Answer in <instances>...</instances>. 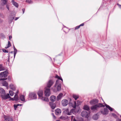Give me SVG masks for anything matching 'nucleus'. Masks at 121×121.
<instances>
[{
    "mask_svg": "<svg viewBox=\"0 0 121 121\" xmlns=\"http://www.w3.org/2000/svg\"><path fill=\"white\" fill-rule=\"evenodd\" d=\"M7 78L3 79L2 80H0V81L2 85L4 86H5L7 88L8 86V83L7 81Z\"/></svg>",
    "mask_w": 121,
    "mask_h": 121,
    "instance_id": "nucleus-7",
    "label": "nucleus"
},
{
    "mask_svg": "<svg viewBox=\"0 0 121 121\" xmlns=\"http://www.w3.org/2000/svg\"><path fill=\"white\" fill-rule=\"evenodd\" d=\"M20 98L21 100L23 101H25L24 96L23 95H21L20 96Z\"/></svg>",
    "mask_w": 121,
    "mask_h": 121,
    "instance_id": "nucleus-22",
    "label": "nucleus"
},
{
    "mask_svg": "<svg viewBox=\"0 0 121 121\" xmlns=\"http://www.w3.org/2000/svg\"><path fill=\"white\" fill-rule=\"evenodd\" d=\"M61 103L63 106H66L68 104V101L66 99H63Z\"/></svg>",
    "mask_w": 121,
    "mask_h": 121,
    "instance_id": "nucleus-10",
    "label": "nucleus"
},
{
    "mask_svg": "<svg viewBox=\"0 0 121 121\" xmlns=\"http://www.w3.org/2000/svg\"><path fill=\"white\" fill-rule=\"evenodd\" d=\"M9 93L10 95L11 96H13L14 94V92L12 91H9Z\"/></svg>",
    "mask_w": 121,
    "mask_h": 121,
    "instance_id": "nucleus-30",
    "label": "nucleus"
},
{
    "mask_svg": "<svg viewBox=\"0 0 121 121\" xmlns=\"http://www.w3.org/2000/svg\"><path fill=\"white\" fill-rule=\"evenodd\" d=\"M43 91L41 90H39L38 92V95L39 98H40L42 97Z\"/></svg>",
    "mask_w": 121,
    "mask_h": 121,
    "instance_id": "nucleus-14",
    "label": "nucleus"
},
{
    "mask_svg": "<svg viewBox=\"0 0 121 121\" xmlns=\"http://www.w3.org/2000/svg\"><path fill=\"white\" fill-rule=\"evenodd\" d=\"M117 121H121V119H118L117 120Z\"/></svg>",
    "mask_w": 121,
    "mask_h": 121,
    "instance_id": "nucleus-50",
    "label": "nucleus"
},
{
    "mask_svg": "<svg viewBox=\"0 0 121 121\" xmlns=\"http://www.w3.org/2000/svg\"><path fill=\"white\" fill-rule=\"evenodd\" d=\"M93 118L95 120H97L98 118L97 115V114L94 115L93 116Z\"/></svg>",
    "mask_w": 121,
    "mask_h": 121,
    "instance_id": "nucleus-28",
    "label": "nucleus"
},
{
    "mask_svg": "<svg viewBox=\"0 0 121 121\" xmlns=\"http://www.w3.org/2000/svg\"><path fill=\"white\" fill-rule=\"evenodd\" d=\"M22 11L23 12V13H24V11H25V9H22Z\"/></svg>",
    "mask_w": 121,
    "mask_h": 121,
    "instance_id": "nucleus-46",
    "label": "nucleus"
},
{
    "mask_svg": "<svg viewBox=\"0 0 121 121\" xmlns=\"http://www.w3.org/2000/svg\"><path fill=\"white\" fill-rule=\"evenodd\" d=\"M7 70L0 73V80H2L3 79L7 78Z\"/></svg>",
    "mask_w": 121,
    "mask_h": 121,
    "instance_id": "nucleus-3",
    "label": "nucleus"
},
{
    "mask_svg": "<svg viewBox=\"0 0 121 121\" xmlns=\"http://www.w3.org/2000/svg\"><path fill=\"white\" fill-rule=\"evenodd\" d=\"M54 83V81L52 80H49L47 84V86L48 88H50Z\"/></svg>",
    "mask_w": 121,
    "mask_h": 121,
    "instance_id": "nucleus-11",
    "label": "nucleus"
},
{
    "mask_svg": "<svg viewBox=\"0 0 121 121\" xmlns=\"http://www.w3.org/2000/svg\"><path fill=\"white\" fill-rule=\"evenodd\" d=\"M112 115L114 117H115L116 116V115L115 114H112Z\"/></svg>",
    "mask_w": 121,
    "mask_h": 121,
    "instance_id": "nucleus-49",
    "label": "nucleus"
},
{
    "mask_svg": "<svg viewBox=\"0 0 121 121\" xmlns=\"http://www.w3.org/2000/svg\"><path fill=\"white\" fill-rule=\"evenodd\" d=\"M7 0H1V4L2 5H4L6 3Z\"/></svg>",
    "mask_w": 121,
    "mask_h": 121,
    "instance_id": "nucleus-21",
    "label": "nucleus"
},
{
    "mask_svg": "<svg viewBox=\"0 0 121 121\" xmlns=\"http://www.w3.org/2000/svg\"><path fill=\"white\" fill-rule=\"evenodd\" d=\"M73 97L75 100H76L78 98L79 96L78 95H73Z\"/></svg>",
    "mask_w": 121,
    "mask_h": 121,
    "instance_id": "nucleus-29",
    "label": "nucleus"
},
{
    "mask_svg": "<svg viewBox=\"0 0 121 121\" xmlns=\"http://www.w3.org/2000/svg\"><path fill=\"white\" fill-rule=\"evenodd\" d=\"M3 52H8L5 49H2Z\"/></svg>",
    "mask_w": 121,
    "mask_h": 121,
    "instance_id": "nucleus-36",
    "label": "nucleus"
},
{
    "mask_svg": "<svg viewBox=\"0 0 121 121\" xmlns=\"http://www.w3.org/2000/svg\"><path fill=\"white\" fill-rule=\"evenodd\" d=\"M29 97L32 99H35L36 98V95L35 93H31L29 94Z\"/></svg>",
    "mask_w": 121,
    "mask_h": 121,
    "instance_id": "nucleus-8",
    "label": "nucleus"
},
{
    "mask_svg": "<svg viewBox=\"0 0 121 121\" xmlns=\"http://www.w3.org/2000/svg\"><path fill=\"white\" fill-rule=\"evenodd\" d=\"M64 112L66 114L68 115H70L72 114V113L75 110L74 109H71L69 112L68 108H65L64 109Z\"/></svg>",
    "mask_w": 121,
    "mask_h": 121,
    "instance_id": "nucleus-5",
    "label": "nucleus"
},
{
    "mask_svg": "<svg viewBox=\"0 0 121 121\" xmlns=\"http://www.w3.org/2000/svg\"><path fill=\"white\" fill-rule=\"evenodd\" d=\"M4 118L5 119V120L4 121H8V118L7 117H6L5 116H4Z\"/></svg>",
    "mask_w": 121,
    "mask_h": 121,
    "instance_id": "nucleus-38",
    "label": "nucleus"
},
{
    "mask_svg": "<svg viewBox=\"0 0 121 121\" xmlns=\"http://www.w3.org/2000/svg\"><path fill=\"white\" fill-rule=\"evenodd\" d=\"M73 117H74L73 116H72L71 117H72V119H73Z\"/></svg>",
    "mask_w": 121,
    "mask_h": 121,
    "instance_id": "nucleus-53",
    "label": "nucleus"
},
{
    "mask_svg": "<svg viewBox=\"0 0 121 121\" xmlns=\"http://www.w3.org/2000/svg\"><path fill=\"white\" fill-rule=\"evenodd\" d=\"M73 121H76V120L74 118H73Z\"/></svg>",
    "mask_w": 121,
    "mask_h": 121,
    "instance_id": "nucleus-51",
    "label": "nucleus"
},
{
    "mask_svg": "<svg viewBox=\"0 0 121 121\" xmlns=\"http://www.w3.org/2000/svg\"><path fill=\"white\" fill-rule=\"evenodd\" d=\"M11 80V78L10 76L8 77V81H10Z\"/></svg>",
    "mask_w": 121,
    "mask_h": 121,
    "instance_id": "nucleus-42",
    "label": "nucleus"
},
{
    "mask_svg": "<svg viewBox=\"0 0 121 121\" xmlns=\"http://www.w3.org/2000/svg\"><path fill=\"white\" fill-rule=\"evenodd\" d=\"M52 115H53V116H54V117H55V116L53 115H54V114H53V113H52Z\"/></svg>",
    "mask_w": 121,
    "mask_h": 121,
    "instance_id": "nucleus-56",
    "label": "nucleus"
},
{
    "mask_svg": "<svg viewBox=\"0 0 121 121\" xmlns=\"http://www.w3.org/2000/svg\"><path fill=\"white\" fill-rule=\"evenodd\" d=\"M83 108L84 109L86 110L87 111H88V110L89 109V107L86 105L84 106Z\"/></svg>",
    "mask_w": 121,
    "mask_h": 121,
    "instance_id": "nucleus-27",
    "label": "nucleus"
},
{
    "mask_svg": "<svg viewBox=\"0 0 121 121\" xmlns=\"http://www.w3.org/2000/svg\"><path fill=\"white\" fill-rule=\"evenodd\" d=\"M56 97L54 95H52L51 96L50 98V100L54 102L56 100Z\"/></svg>",
    "mask_w": 121,
    "mask_h": 121,
    "instance_id": "nucleus-18",
    "label": "nucleus"
},
{
    "mask_svg": "<svg viewBox=\"0 0 121 121\" xmlns=\"http://www.w3.org/2000/svg\"><path fill=\"white\" fill-rule=\"evenodd\" d=\"M11 46L10 43V42H8V48Z\"/></svg>",
    "mask_w": 121,
    "mask_h": 121,
    "instance_id": "nucleus-39",
    "label": "nucleus"
},
{
    "mask_svg": "<svg viewBox=\"0 0 121 121\" xmlns=\"http://www.w3.org/2000/svg\"><path fill=\"white\" fill-rule=\"evenodd\" d=\"M5 70L4 67L2 64H0V71L4 70Z\"/></svg>",
    "mask_w": 121,
    "mask_h": 121,
    "instance_id": "nucleus-26",
    "label": "nucleus"
},
{
    "mask_svg": "<svg viewBox=\"0 0 121 121\" xmlns=\"http://www.w3.org/2000/svg\"><path fill=\"white\" fill-rule=\"evenodd\" d=\"M117 5H118L119 6L120 8H121V5H120L119 4H117Z\"/></svg>",
    "mask_w": 121,
    "mask_h": 121,
    "instance_id": "nucleus-48",
    "label": "nucleus"
},
{
    "mask_svg": "<svg viewBox=\"0 0 121 121\" xmlns=\"http://www.w3.org/2000/svg\"><path fill=\"white\" fill-rule=\"evenodd\" d=\"M18 91H17V92H16V94H18Z\"/></svg>",
    "mask_w": 121,
    "mask_h": 121,
    "instance_id": "nucleus-52",
    "label": "nucleus"
},
{
    "mask_svg": "<svg viewBox=\"0 0 121 121\" xmlns=\"http://www.w3.org/2000/svg\"><path fill=\"white\" fill-rule=\"evenodd\" d=\"M18 18H19V17H15V18L14 20H17Z\"/></svg>",
    "mask_w": 121,
    "mask_h": 121,
    "instance_id": "nucleus-47",
    "label": "nucleus"
},
{
    "mask_svg": "<svg viewBox=\"0 0 121 121\" xmlns=\"http://www.w3.org/2000/svg\"><path fill=\"white\" fill-rule=\"evenodd\" d=\"M14 100L16 101H17L18 100L19 98L18 95L17 94H15L14 97Z\"/></svg>",
    "mask_w": 121,
    "mask_h": 121,
    "instance_id": "nucleus-25",
    "label": "nucleus"
},
{
    "mask_svg": "<svg viewBox=\"0 0 121 121\" xmlns=\"http://www.w3.org/2000/svg\"><path fill=\"white\" fill-rule=\"evenodd\" d=\"M9 88L13 90H15V87L13 84H11L9 85Z\"/></svg>",
    "mask_w": 121,
    "mask_h": 121,
    "instance_id": "nucleus-23",
    "label": "nucleus"
},
{
    "mask_svg": "<svg viewBox=\"0 0 121 121\" xmlns=\"http://www.w3.org/2000/svg\"><path fill=\"white\" fill-rule=\"evenodd\" d=\"M90 113L89 111L84 110L81 112V115L83 117L87 118L88 117Z\"/></svg>",
    "mask_w": 121,
    "mask_h": 121,
    "instance_id": "nucleus-4",
    "label": "nucleus"
},
{
    "mask_svg": "<svg viewBox=\"0 0 121 121\" xmlns=\"http://www.w3.org/2000/svg\"><path fill=\"white\" fill-rule=\"evenodd\" d=\"M105 106L106 107V108L110 110V111H112V108L109 106L107 105L106 104H105Z\"/></svg>",
    "mask_w": 121,
    "mask_h": 121,
    "instance_id": "nucleus-24",
    "label": "nucleus"
},
{
    "mask_svg": "<svg viewBox=\"0 0 121 121\" xmlns=\"http://www.w3.org/2000/svg\"><path fill=\"white\" fill-rule=\"evenodd\" d=\"M5 48H8V46H7V47H5Z\"/></svg>",
    "mask_w": 121,
    "mask_h": 121,
    "instance_id": "nucleus-54",
    "label": "nucleus"
},
{
    "mask_svg": "<svg viewBox=\"0 0 121 121\" xmlns=\"http://www.w3.org/2000/svg\"><path fill=\"white\" fill-rule=\"evenodd\" d=\"M8 121H12V119L11 118H8Z\"/></svg>",
    "mask_w": 121,
    "mask_h": 121,
    "instance_id": "nucleus-40",
    "label": "nucleus"
},
{
    "mask_svg": "<svg viewBox=\"0 0 121 121\" xmlns=\"http://www.w3.org/2000/svg\"><path fill=\"white\" fill-rule=\"evenodd\" d=\"M26 2L29 3H31L30 0H26Z\"/></svg>",
    "mask_w": 121,
    "mask_h": 121,
    "instance_id": "nucleus-43",
    "label": "nucleus"
},
{
    "mask_svg": "<svg viewBox=\"0 0 121 121\" xmlns=\"http://www.w3.org/2000/svg\"><path fill=\"white\" fill-rule=\"evenodd\" d=\"M52 109H54L56 107L55 104L52 102H50L49 103Z\"/></svg>",
    "mask_w": 121,
    "mask_h": 121,
    "instance_id": "nucleus-15",
    "label": "nucleus"
},
{
    "mask_svg": "<svg viewBox=\"0 0 121 121\" xmlns=\"http://www.w3.org/2000/svg\"><path fill=\"white\" fill-rule=\"evenodd\" d=\"M12 3L15 6L17 7H18V4L16 2L14 1V0H12L11 1Z\"/></svg>",
    "mask_w": 121,
    "mask_h": 121,
    "instance_id": "nucleus-19",
    "label": "nucleus"
},
{
    "mask_svg": "<svg viewBox=\"0 0 121 121\" xmlns=\"http://www.w3.org/2000/svg\"><path fill=\"white\" fill-rule=\"evenodd\" d=\"M8 86H9V85H8Z\"/></svg>",
    "mask_w": 121,
    "mask_h": 121,
    "instance_id": "nucleus-59",
    "label": "nucleus"
},
{
    "mask_svg": "<svg viewBox=\"0 0 121 121\" xmlns=\"http://www.w3.org/2000/svg\"><path fill=\"white\" fill-rule=\"evenodd\" d=\"M98 102V100L96 99H93L91 100L90 102V104L91 105H93L97 103Z\"/></svg>",
    "mask_w": 121,
    "mask_h": 121,
    "instance_id": "nucleus-13",
    "label": "nucleus"
},
{
    "mask_svg": "<svg viewBox=\"0 0 121 121\" xmlns=\"http://www.w3.org/2000/svg\"><path fill=\"white\" fill-rule=\"evenodd\" d=\"M70 100H71V99H70Z\"/></svg>",
    "mask_w": 121,
    "mask_h": 121,
    "instance_id": "nucleus-58",
    "label": "nucleus"
},
{
    "mask_svg": "<svg viewBox=\"0 0 121 121\" xmlns=\"http://www.w3.org/2000/svg\"><path fill=\"white\" fill-rule=\"evenodd\" d=\"M104 105L102 104L99 103L91 106V109L92 110L94 111L97 110L100 107H104Z\"/></svg>",
    "mask_w": 121,
    "mask_h": 121,
    "instance_id": "nucleus-2",
    "label": "nucleus"
},
{
    "mask_svg": "<svg viewBox=\"0 0 121 121\" xmlns=\"http://www.w3.org/2000/svg\"><path fill=\"white\" fill-rule=\"evenodd\" d=\"M55 114L57 115H59L61 112V111L59 109H57L55 110Z\"/></svg>",
    "mask_w": 121,
    "mask_h": 121,
    "instance_id": "nucleus-16",
    "label": "nucleus"
},
{
    "mask_svg": "<svg viewBox=\"0 0 121 121\" xmlns=\"http://www.w3.org/2000/svg\"><path fill=\"white\" fill-rule=\"evenodd\" d=\"M41 99L43 100L46 101H49V99L47 97H41L40 98Z\"/></svg>",
    "mask_w": 121,
    "mask_h": 121,
    "instance_id": "nucleus-20",
    "label": "nucleus"
},
{
    "mask_svg": "<svg viewBox=\"0 0 121 121\" xmlns=\"http://www.w3.org/2000/svg\"><path fill=\"white\" fill-rule=\"evenodd\" d=\"M84 25V24L83 23L80 24V25H79V26H80H80H83Z\"/></svg>",
    "mask_w": 121,
    "mask_h": 121,
    "instance_id": "nucleus-44",
    "label": "nucleus"
},
{
    "mask_svg": "<svg viewBox=\"0 0 121 121\" xmlns=\"http://www.w3.org/2000/svg\"><path fill=\"white\" fill-rule=\"evenodd\" d=\"M44 94L46 96H49L50 95L51 93L50 89L47 88H45Z\"/></svg>",
    "mask_w": 121,
    "mask_h": 121,
    "instance_id": "nucleus-6",
    "label": "nucleus"
},
{
    "mask_svg": "<svg viewBox=\"0 0 121 121\" xmlns=\"http://www.w3.org/2000/svg\"><path fill=\"white\" fill-rule=\"evenodd\" d=\"M55 78H58V79H60L62 81V79L58 75H56V76Z\"/></svg>",
    "mask_w": 121,
    "mask_h": 121,
    "instance_id": "nucleus-31",
    "label": "nucleus"
},
{
    "mask_svg": "<svg viewBox=\"0 0 121 121\" xmlns=\"http://www.w3.org/2000/svg\"><path fill=\"white\" fill-rule=\"evenodd\" d=\"M9 39L10 40L12 38V37L10 35L9 36Z\"/></svg>",
    "mask_w": 121,
    "mask_h": 121,
    "instance_id": "nucleus-45",
    "label": "nucleus"
},
{
    "mask_svg": "<svg viewBox=\"0 0 121 121\" xmlns=\"http://www.w3.org/2000/svg\"><path fill=\"white\" fill-rule=\"evenodd\" d=\"M81 102L80 101L78 100L77 102V104L78 105H79L81 104Z\"/></svg>",
    "mask_w": 121,
    "mask_h": 121,
    "instance_id": "nucleus-35",
    "label": "nucleus"
},
{
    "mask_svg": "<svg viewBox=\"0 0 121 121\" xmlns=\"http://www.w3.org/2000/svg\"><path fill=\"white\" fill-rule=\"evenodd\" d=\"M80 27V26H79V25L78 26H76L75 28V30L77 29H79Z\"/></svg>",
    "mask_w": 121,
    "mask_h": 121,
    "instance_id": "nucleus-41",
    "label": "nucleus"
},
{
    "mask_svg": "<svg viewBox=\"0 0 121 121\" xmlns=\"http://www.w3.org/2000/svg\"><path fill=\"white\" fill-rule=\"evenodd\" d=\"M15 17V15H13V16L11 17L10 18V19L11 20H13L14 19V17Z\"/></svg>",
    "mask_w": 121,
    "mask_h": 121,
    "instance_id": "nucleus-32",
    "label": "nucleus"
},
{
    "mask_svg": "<svg viewBox=\"0 0 121 121\" xmlns=\"http://www.w3.org/2000/svg\"><path fill=\"white\" fill-rule=\"evenodd\" d=\"M6 7H7V8H8V7H7V5Z\"/></svg>",
    "mask_w": 121,
    "mask_h": 121,
    "instance_id": "nucleus-57",
    "label": "nucleus"
},
{
    "mask_svg": "<svg viewBox=\"0 0 121 121\" xmlns=\"http://www.w3.org/2000/svg\"><path fill=\"white\" fill-rule=\"evenodd\" d=\"M63 94L62 93H60L57 96V100H59L63 96Z\"/></svg>",
    "mask_w": 121,
    "mask_h": 121,
    "instance_id": "nucleus-17",
    "label": "nucleus"
},
{
    "mask_svg": "<svg viewBox=\"0 0 121 121\" xmlns=\"http://www.w3.org/2000/svg\"><path fill=\"white\" fill-rule=\"evenodd\" d=\"M108 110L105 108L104 110L101 111V112L103 115H107L108 114Z\"/></svg>",
    "mask_w": 121,
    "mask_h": 121,
    "instance_id": "nucleus-12",
    "label": "nucleus"
},
{
    "mask_svg": "<svg viewBox=\"0 0 121 121\" xmlns=\"http://www.w3.org/2000/svg\"><path fill=\"white\" fill-rule=\"evenodd\" d=\"M19 105V104H18L17 105H14V109L15 110H16V108H17V106H18Z\"/></svg>",
    "mask_w": 121,
    "mask_h": 121,
    "instance_id": "nucleus-37",
    "label": "nucleus"
},
{
    "mask_svg": "<svg viewBox=\"0 0 121 121\" xmlns=\"http://www.w3.org/2000/svg\"><path fill=\"white\" fill-rule=\"evenodd\" d=\"M5 91L2 88L0 87V94L2 98L4 99L8 98V94H5Z\"/></svg>",
    "mask_w": 121,
    "mask_h": 121,
    "instance_id": "nucleus-1",
    "label": "nucleus"
},
{
    "mask_svg": "<svg viewBox=\"0 0 121 121\" xmlns=\"http://www.w3.org/2000/svg\"><path fill=\"white\" fill-rule=\"evenodd\" d=\"M15 53H14V56H15Z\"/></svg>",
    "mask_w": 121,
    "mask_h": 121,
    "instance_id": "nucleus-55",
    "label": "nucleus"
},
{
    "mask_svg": "<svg viewBox=\"0 0 121 121\" xmlns=\"http://www.w3.org/2000/svg\"><path fill=\"white\" fill-rule=\"evenodd\" d=\"M59 81V80H56V85H55V86H57V89L58 91H60L61 89V84H58V82Z\"/></svg>",
    "mask_w": 121,
    "mask_h": 121,
    "instance_id": "nucleus-9",
    "label": "nucleus"
},
{
    "mask_svg": "<svg viewBox=\"0 0 121 121\" xmlns=\"http://www.w3.org/2000/svg\"><path fill=\"white\" fill-rule=\"evenodd\" d=\"M10 98V99L13 101L14 100V98H11L9 95V94L8 93V99Z\"/></svg>",
    "mask_w": 121,
    "mask_h": 121,
    "instance_id": "nucleus-33",
    "label": "nucleus"
},
{
    "mask_svg": "<svg viewBox=\"0 0 121 121\" xmlns=\"http://www.w3.org/2000/svg\"><path fill=\"white\" fill-rule=\"evenodd\" d=\"M74 106H73V108H76V101L74 102Z\"/></svg>",
    "mask_w": 121,
    "mask_h": 121,
    "instance_id": "nucleus-34",
    "label": "nucleus"
}]
</instances>
